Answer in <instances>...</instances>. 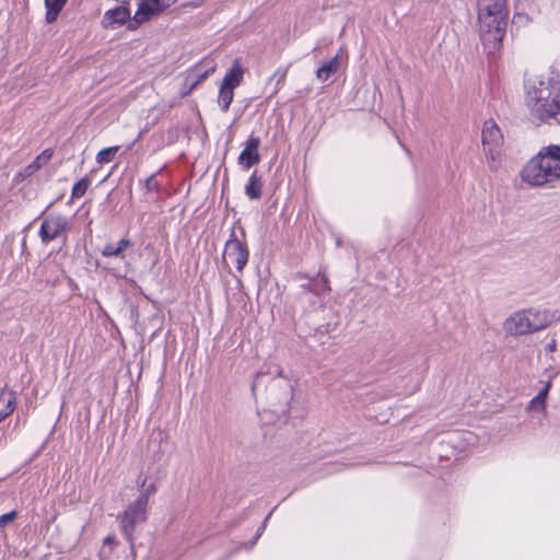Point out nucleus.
Masks as SVG:
<instances>
[{
	"instance_id": "6e6552de",
	"label": "nucleus",
	"mask_w": 560,
	"mask_h": 560,
	"mask_svg": "<svg viewBox=\"0 0 560 560\" xmlns=\"http://www.w3.org/2000/svg\"><path fill=\"white\" fill-rule=\"evenodd\" d=\"M548 326L546 317H506L503 324L504 330L512 336L532 334Z\"/></svg>"
},
{
	"instance_id": "a878e982",
	"label": "nucleus",
	"mask_w": 560,
	"mask_h": 560,
	"mask_svg": "<svg viewBox=\"0 0 560 560\" xmlns=\"http://www.w3.org/2000/svg\"><path fill=\"white\" fill-rule=\"evenodd\" d=\"M557 350V341L552 339L550 342H548L545 347V351L547 354H551Z\"/></svg>"
},
{
	"instance_id": "4468645a",
	"label": "nucleus",
	"mask_w": 560,
	"mask_h": 560,
	"mask_svg": "<svg viewBox=\"0 0 560 560\" xmlns=\"http://www.w3.org/2000/svg\"><path fill=\"white\" fill-rule=\"evenodd\" d=\"M16 407V395L13 390L0 392V422L9 417Z\"/></svg>"
},
{
	"instance_id": "a211bd4d",
	"label": "nucleus",
	"mask_w": 560,
	"mask_h": 560,
	"mask_svg": "<svg viewBox=\"0 0 560 560\" xmlns=\"http://www.w3.org/2000/svg\"><path fill=\"white\" fill-rule=\"evenodd\" d=\"M262 179L257 175V172H254L248 180V184L245 186V194L249 199H258L262 192Z\"/></svg>"
},
{
	"instance_id": "9d476101",
	"label": "nucleus",
	"mask_w": 560,
	"mask_h": 560,
	"mask_svg": "<svg viewBox=\"0 0 560 560\" xmlns=\"http://www.w3.org/2000/svg\"><path fill=\"white\" fill-rule=\"evenodd\" d=\"M259 145L260 139L258 137L250 136L245 142V147L238 156V164L246 170L257 164L260 161L258 152Z\"/></svg>"
},
{
	"instance_id": "b1692460",
	"label": "nucleus",
	"mask_w": 560,
	"mask_h": 560,
	"mask_svg": "<svg viewBox=\"0 0 560 560\" xmlns=\"http://www.w3.org/2000/svg\"><path fill=\"white\" fill-rule=\"evenodd\" d=\"M16 517V512L11 511L9 513L2 514L0 516V527L7 526L9 523L13 522Z\"/></svg>"
},
{
	"instance_id": "423d86ee",
	"label": "nucleus",
	"mask_w": 560,
	"mask_h": 560,
	"mask_svg": "<svg viewBox=\"0 0 560 560\" xmlns=\"http://www.w3.org/2000/svg\"><path fill=\"white\" fill-rule=\"evenodd\" d=\"M482 145L487 155L488 165L495 171L500 166V153L503 136L494 120H486L482 128Z\"/></svg>"
},
{
	"instance_id": "f257e3e1",
	"label": "nucleus",
	"mask_w": 560,
	"mask_h": 560,
	"mask_svg": "<svg viewBox=\"0 0 560 560\" xmlns=\"http://www.w3.org/2000/svg\"><path fill=\"white\" fill-rule=\"evenodd\" d=\"M252 393L257 401L264 405V410L276 415L285 416L289 412L293 398L291 382L282 375V369L275 366L268 372H258L252 385Z\"/></svg>"
},
{
	"instance_id": "1a4fd4ad",
	"label": "nucleus",
	"mask_w": 560,
	"mask_h": 560,
	"mask_svg": "<svg viewBox=\"0 0 560 560\" xmlns=\"http://www.w3.org/2000/svg\"><path fill=\"white\" fill-rule=\"evenodd\" d=\"M223 260L226 266L234 265L237 271H243L247 264L248 249L246 245L236 237L234 231L225 243Z\"/></svg>"
},
{
	"instance_id": "aec40b11",
	"label": "nucleus",
	"mask_w": 560,
	"mask_h": 560,
	"mask_svg": "<svg viewBox=\"0 0 560 560\" xmlns=\"http://www.w3.org/2000/svg\"><path fill=\"white\" fill-rule=\"evenodd\" d=\"M234 98V90L230 88H225L223 85L220 86L219 95H218V104L221 107V110L226 113L229 107Z\"/></svg>"
},
{
	"instance_id": "c85d7f7f",
	"label": "nucleus",
	"mask_w": 560,
	"mask_h": 560,
	"mask_svg": "<svg viewBox=\"0 0 560 560\" xmlns=\"http://www.w3.org/2000/svg\"><path fill=\"white\" fill-rule=\"evenodd\" d=\"M137 482H138V486H139V487H141V488L145 487V483H147V477H145V476H139V478H138Z\"/></svg>"
},
{
	"instance_id": "f3484780",
	"label": "nucleus",
	"mask_w": 560,
	"mask_h": 560,
	"mask_svg": "<svg viewBox=\"0 0 560 560\" xmlns=\"http://www.w3.org/2000/svg\"><path fill=\"white\" fill-rule=\"evenodd\" d=\"M129 238H121L117 245L107 243L102 249V255L105 257H124V252L130 246Z\"/></svg>"
},
{
	"instance_id": "2eb2a0df",
	"label": "nucleus",
	"mask_w": 560,
	"mask_h": 560,
	"mask_svg": "<svg viewBox=\"0 0 560 560\" xmlns=\"http://www.w3.org/2000/svg\"><path fill=\"white\" fill-rule=\"evenodd\" d=\"M341 65V56L337 54L330 60L324 62L316 71V78L320 82H326L330 75L338 72Z\"/></svg>"
},
{
	"instance_id": "393cba45",
	"label": "nucleus",
	"mask_w": 560,
	"mask_h": 560,
	"mask_svg": "<svg viewBox=\"0 0 560 560\" xmlns=\"http://www.w3.org/2000/svg\"><path fill=\"white\" fill-rule=\"evenodd\" d=\"M550 386H551V384H550V382H548L545 385V387L536 395V397H539L544 402H546Z\"/></svg>"
},
{
	"instance_id": "39448f33",
	"label": "nucleus",
	"mask_w": 560,
	"mask_h": 560,
	"mask_svg": "<svg viewBox=\"0 0 560 560\" xmlns=\"http://www.w3.org/2000/svg\"><path fill=\"white\" fill-rule=\"evenodd\" d=\"M156 486L150 483L147 486L141 494L132 502H130L122 514L118 516L120 530L128 541L131 552L135 550L133 534L136 526L143 524L147 521V509L149 499L155 494Z\"/></svg>"
},
{
	"instance_id": "7ed1b4c3",
	"label": "nucleus",
	"mask_w": 560,
	"mask_h": 560,
	"mask_svg": "<svg viewBox=\"0 0 560 560\" xmlns=\"http://www.w3.org/2000/svg\"><path fill=\"white\" fill-rule=\"evenodd\" d=\"M479 7L480 38L492 52L504 37L508 15L505 0H480Z\"/></svg>"
},
{
	"instance_id": "cd10ccee",
	"label": "nucleus",
	"mask_w": 560,
	"mask_h": 560,
	"mask_svg": "<svg viewBox=\"0 0 560 560\" xmlns=\"http://www.w3.org/2000/svg\"><path fill=\"white\" fill-rule=\"evenodd\" d=\"M318 284H320L322 289L324 290H328V280L325 276H323L320 279H319V282Z\"/></svg>"
},
{
	"instance_id": "20e7f679",
	"label": "nucleus",
	"mask_w": 560,
	"mask_h": 560,
	"mask_svg": "<svg viewBox=\"0 0 560 560\" xmlns=\"http://www.w3.org/2000/svg\"><path fill=\"white\" fill-rule=\"evenodd\" d=\"M521 177L532 186H542L560 179V145L544 148L526 163Z\"/></svg>"
},
{
	"instance_id": "412c9836",
	"label": "nucleus",
	"mask_w": 560,
	"mask_h": 560,
	"mask_svg": "<svg viewBox=\"0 0 560 560\" xmlns=\"http://www.w3.org/2000/svg\"><path fill=\"white\" fill-rule=\"evenodd\" d=\"M118 150H119L118 145L108 147V148L101 150L96 155V162L98 164H105V163L112 162L114 160L116 153L118 152Z\"/></svg>"
},
{
	"instance_id": "bb28decb",
	"label": "nucleus",
	"mask_w": 560,
	"mask_h": 560,
	"mask_svg": "<svg viewBox=\"0 0 560 560\" xmlns=\"http://www.w3.org/2000/svg\"><path fill=\"white\" fill-rule=\"evenodd\" d=\"M117 541L114 537L112 536H108L104 539V547L103 549L106 547V546H109L110 549H113L114 546H116Z\"/></svg>"
},
{
	"instance_id": "0eeeda50",
	"label": "nucleus",
	"mask_w": 560,
	"mask_h": 560,
	"mask_svg": "<svg viewBox=\"0 0 560 560\" xmlns=\"http://www.w3.org/2000/svg\"><path fill=\"white\" fill-rule=\"evenodd\" d=\"M68 231L69 222L65 215L49 213L42 221L39 237L45 244L59 237H62L63 241H66Z\"/></svg>"
},
{
	"instance_id": "dca6fc26",
	"label": "nucleus",
	"mask_w": 560,
	"mask_h": 560,
	"mask_svg": "<svg viewBox=\"0 0 560 560\" xmlns=\"http://www.w3.org/2000/svg\"><path fill=\"white\" fill-rule=\"evenodd\" d=\"M52 156V150L46 149L36 159L31 162L21 173L23 177H28L42 168Z\"/></svg>"
},
{
	"instance_id": "9b49d317",
	"label": "nucleus",
	"mask_w": 560,
	"mask_h": 560,
	"mask_svg": "<svg viewBox=\"0 0 560 560\" xmlns=\"http://www.w3.org/2000/svg\"><path fill=\"white\" fill-rule=\"evenodd\" d=\"M215 66H211L206 69L203 72H199L196 68L191 69L180 89V94L183 96L188 95L197 85H199L202 81H205L211 73L214 72Z\"/></svg>"
},
{
	"instance_id": "c756f323",
	"label": "nucleus",
	"mask_w": 560,
	"mask_h": 560,
	"mask_svg": "<svg viewBox=\"0 0 560 560\" xmlns=\"http://www.w3.org/2000/svg\"><path fill=\"white\" fill-rule=\"evenodd\" d=\"M269 517H270V514L266 517V520H265L264 524L258 528L255 539H258V537L261 535V532H262V530H264V528H265V524H266V522H267V520H268Z\"/></svg>"
},
{
	"instance_id": "f8f14e48",
	"label": "nucleus",
	"mask_w": 560,
	"mask_h": 560,
	"mask_svg": "<svg viewBox=\"0 0 560 560\" xmlns=\"http://www.w3.org/2000/svg\"><path fill=\"white\" fill-rule=\"evenodd\" d=\"M128 4L117 7L113 10H108L103 19V23L106 27H113L114 25L124 24L130 18V11L127 8Z\"/></svg>"
},
{
	"instance_id": "5701e85b",
	"label": "nucleus",
	"mask_w": 560,
	"mask_h": 560,
	"mask_svg": "<svg viewBox=\"0 0 560 560\" xmlns=\"http://www.w3.org/2000/svg\"><path fill=\"white\" fill-rule=\"evenodd\" d=\"M545 408H546V402H544L539 397L535 396L529 401L527 410L542 412V411H545Z\"/></svg>"
},
{
	"instance_id": "6ab92c4d",
	"label": "nucleus",
	"mask_w": 560,
	"mask_h": 560,
	"mask_svg": "<svg viewBox=\"0 0 560 560\" xmlns=\"http://www.w3.org/2000/svg\"><path fill=\"white\" fill-rule=\"evenodd\" d=\"M67 2L68 0H45L46 22H55Z\"/></svg>"
},
{
	"instance_id": "ddd939ff",
	"label": "nucleus",
	"mask_w": 560,
	"mask_h": 560,
	"mask_svg": "<svg viewBox=\"0 0 560 560\" xmlns=\"http://www.w3.org/2000/svg\"><path fill=\"white\" fill-rule=\"evenodd\" d=\"M244 78V69L240 59H235L230 70L225 73L221 85L230 89L237 88Z\"/></svg>"
},
{
	"instance_id": "4be33fe9",
	"label": "nucleus",
	"mask_w": 560,
	"mask_h": 560,
	"mask_svg": "<svg viewBox=\"0 0 560 560\" xmlns=\"http://www.w3.org/2000/svg\"><path fill=\"white\" fill-rule=\"evenodd\" d=\"M91 180L89 177H83L78 180L72 188L71 197L72 198H81L88 190Z\"/></svg>"
},
{
	"instance_id": "7c9ffc66",
	"label": "nucleus",
	"mask_w": 560,
	"mask_h": 560,
	"mask_svg": "<svg viewBox=\"0 0 560 560\" xmlns=\"http://www.w3.org/2000/svg\"><path fill=\"white\" fill-rule=\"evenodd\" d=\"M147 185L149 189H152L155 186V183L152 177L148 179Z\"/></svg>"
},
{
	"instance_id": "f03ea898",
	"label": "nucleus",
	"mask_w": 560,
	"mask_h": 560,
	"mask_svg": "<svg viewBox=\"0 0 560 560\" xmlns=\"http://www.w3.org/2000/svg\"><path fill=\"white\" fill-rule=\"evenodd\" d=\"M525 101L530 114L540 120L560 113V75L544 72L529 75L525 82Z\"/></svg>"
}]
</instances>
